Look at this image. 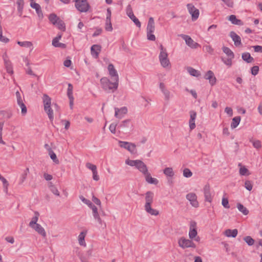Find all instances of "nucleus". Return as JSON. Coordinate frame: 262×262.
I'll list each match as a JSON object with an SVG mask.
<instances>
[{
  "label": "nucleus",
  "instance_id": "nucleus-1",
  "mask_svg": "<svg viewBox=\"0 0 262 262\" xmlns=\"http://www.w3.org/2000/svg\"><path fill=\"white\" fill-rule=\"evenodd\" d=\"M113 81L107 77H103L100 79L102 89L107 93L114 92L118 87L119 81L112 79Z\"/></svg>",
  "mask_w": 262,
  "mask_h": 262
},
{
  "label": "nucleus",
  "instance_id": "nucleus-2",
  "mask_svg": "<svg viewBox=\"0 0 262 262\" xmlns=\"http://www.w3.org/2000/svg\"><path fill=\"white\" fill-rule=\"evenodd\" d=\"M154 194L152 191H148L145 193V204L144 206L145 210L152 215H158L159 211L151 207L153 202Z\"/></svg>",
  "mask_w": 262,
  "mask_h": 262
},
{
  "label": "nucleus",
  "instance_id": "nucleus-3",
  "mask_svg": "<svg viewBox=\"0 0 262 262\" xmlns=\"http://www.w3.org/2000/svg\"><path fill=\"white\" fill-rule=\"evenodd\" d=\"M125 164L130 166H135L143 174H145V173L148 171L146 165L140 160H132L127 159L125 161Z\"/></svg>",
  "mask_w": 262,
  "mask_h": 262
},
{
  "label": "nucleus",
  "instance_id": "nucleus-4",
  "mask_svg": "<svg viewBox=\"0 0 262 262\" xmlns=\"http://www.w3.org/2000/svg\"><path fill=\"white\" fill-rule=\"evenodd\" d=\"M75 7L81 12L88 11L90 6L86 0H75Z\"/></svg>",
  "mask_w": 262,
  "mask_h": 262
},
{
  "label": "nucleus",
  "instance_id": "nucleus-5",
  "mask_svg": "<svg viewBox=\"0 0 262 262\" xmlns=\"http://www.w3.org/2000/svg\"><path fill=\"white\" fill-rule=\"evenodd\" d=\"M178 245L182 249L188 248H195L196 247L195 244L190 239H186L184 237H182L178 240Z\"/></svg>",
  "mask_w": 262,
  "mask_h": 262
},
{
  "label": "nucleus",
  "instance_id": "nucleus-6",
  "mask_svg": "<svg viewBox=\"0 0 262 262\" xmlns=\"http://www.w3.org/2000/svg\"><path fill=\"white\" fill-rule=\"evenodd\" d=\"M119 145L121 147L128 150L132 154H135L137 151L136 146L134 143L119 141Z\"/></svg>",
  "mask_w": 262,
  "mask_h": 262
},
{
  "label": "nucleus",
  "instance_id": "nucleus-7",
  "mask_svg": "<svg viewBox=\"0 0 262 262\" xmlns=\"http://www.w3.org/2000/svg\"><path fill=\"white\" fill-rule=\"evenodd\" d=\"M187 8L189 13L191 15L192 20H196L199 16V10L196 9L192 4H188Z\"/></svg>",
  "mask_w": 262,
  "mask_h": 262
},
{
  "label": "nucleus",
  "instance_id": "nucleus-8",
  "mask_svg": "<svg viewBox=\"0 0 262 262\" xmlns=\"http://www.w3.org/2000/svg\"><path fill=\"white\" fill-rule=\"evenodd\" d=\"M183 39L185 40L187 46L192 49H196L200 46V45L196 42H194L193 39L188 35H181Z\"/></svg>",
  "mask_w": 262,
  "mask_h": 262
},
{
  "label": "nucleus",
  "instance_id": "nucleus-9",
  "mask_svg": "<svg viewBox=\"0 0 262 262\" xmlns=\"http://www.w3.org/2000/svg\"><path fill=\"white\" fill-rule=\"evenodd\" d=\"M196 223L195 221H191L189 227V237L193 239L197 235Z\"/></svg>",
  "mask_w": 262,
  "mask_h": 262
},
{
  "label": "nucleus",
  "instance_id": "nucleus-10",
  "mask_svg": "<svg viewBox=\"0 0 262 262\" xmlns=\"http://www.w3.org/2000/svg\"><path fill=\"white\" fill-rule=\"evenodd\" d=\"M186 199L190 202V204L194 207L199 206V203L197 201V196L194 193H189L186 196Z\"/></svg>",
  "mask_w": 262,
  "mask_h": 262
},
{
  "label": "nucleus",
  "instance_id": "nucleus-11",
  "mask_svg": "<svg viewBox=\"0 0 262 262\" xmlns=\"http://www.w3.org/2000/svg\"><path fill=\"white\" fill-rule=\"evenodd\" d=\"M107 69L109 75H110L112 79L119 81V76L114 65L112 63H110L108 66Z\"/></svg>",
  "mask_w": 262,
  "mask_h": 262
},
{
  "label": "nucleus",
  "instance_id": "nucleus-12",
  "mask_svg": "<svg viewBox=\"0 0 262 262\" xmlns=\"http://www.w3.org/2000/svg\"><path fill=\"white\" fill-rule=\"evenodd\" d=\"M203 190L205 201L211 203L212 200L213 195L211 192L210 186L206 185Z\"/></svg>",
  "mask_w": 262,
  "mask_h": 262
},
{
  "label": "nucleus",
  "instance_id": "nucleus-13",
  "mask_svg": "<svg viewBox=\"0 0 262 262\" xmlns=\"http://www.w3.org/2000/svg\"><path fill=\"white\" fill-rule=\"evenodd\" d=\"M204 78L205 79L209 80V83L211 85H214L216 83V79L212 71H208L204 76Z\"/></svg>",
  "mask_w": 262,
  "mask_h": 262
},
{
  "label": "nucleus",
  "instance_id": "nucleus-14",
  "mask_svg": "<svg viewBox=\"0 0 262 262\" xmlns=\"http://www.w3.org/2000/svg\"><path fill=\"white\" fill-rule=\"evenodd\" d=\"M30 6L32 8L35 9L36 12L39 19L41 20L43 17V15L40 6L38 4L35 2H31L30 4Z\"/></svg>",
  "mask_w": 262,
  "mask_h": 262
},
{
  "label": "nucleus",
  "instance_id": "nucleus-15",
  "mask_svg": "<svg viewBox=\"0 0 262 262\" xmlns=\"http://www.w3.org/2000/svg\"><path fill=\"white\" fill-rule=\"evenodd\" d=\"M115 116L119 119L122 118L127 112V109L126 107H122L120 109L115 107Z\"/></svg>",
  "mask_w": 262,
  "mask_h": 262
},
{
  "label": "nucleus",
  "instance_id": "nucleus-16",
  "mask_svg": "<svg viewBox=\"0 0 262 262\" xmlns=\"http://www.w3.org/2000/svg\"><path fill=\"white\" fill-rule=\"evenodd\" d=\"M190 113V120L189 121V127L191 130L195 127V120L196 117V113L194 111H191Z\"/></svg>",
  "mask_w": 262,
  "mask_h": 262
},
{
  "label": "nucleus",
  "instance_id": "nucleus-17",
  "mask_svg": "<svg viewBox=\"0 0 262 262\" xmlns=\"http://www.w3.org/2000/svg\"><path fill=\"white\" fill-rule=\"evenodd\" d=\"M230 36L234 41L235 46L238 47L242 44L240 36L236 34L234 31L230 32Z\"/></svg>",
  "mask_w": 262,
  "mask_h": 262
},
{
  "label": "nucleus",
  "instance_id": "nucleus-18",
  "mask_svg": "<svg viewBox=\"0 0 262 262\" xmlns=\"http://www.w3.org/2000/svg\"><path fill=\"white\" fill-rule=\"evenodd\" d=\"M101 51V46L98 45H94L91 47V51L92 55L95 58L98 57L99 52Z\"/></svg>",
  "mask_w": 262,
  "mask_h": 262
},
{
  "label": "nucleus",
  "instance_id": "nucleus-19",
  "mask_svg": "<svg viewBox=\"0 0 262 262\" xmlns=\"http://www.w3.org/2000/svg\"><path fill=\"white\" fill-rule=\"evenodd\" d=\"M35 230L38 234H40L43 237L46 236V232L44 228L39 224L34 225V226L31 227Z\"/></svg>",
  "mask_w": 262,
  "mask_h": 262
},
{
  "label": "nucleus",
  "instance_id": "nucleus-20",
  "mask_svg": "<svg viewBox=\"0 0 262 262\" xmlns=\"http://www.w3.org/2000/svg\"><path fill=\"white\" fill-rule=\"evenodd\" d=\"M145 173V174H144V175L145 177V180L149 184L155 185H157L159 183V181L157 179L151 177L150 174L148 172V171Z\"/></svg>",
  "mask_w": 262,
  "mask_h": 262
},
{
  "label": "nucleus",
  "instance_id": "nucleus-21",
  "mask_svg": "<svg viewBox=\"0 0 262 262\" xmlns=\"http://www.w3.org/2000/svg\"><path fill=\"white\" fill-rule=\"evenodd\" d=\"M146 30L147 31H149L150 33H154L155 31V21L154 18L152 17H150L148 19Z\"/></svg>",
  "mask_w": 262,
  "mask_h": 262
},
{
  "label": "nucleus",
  "instance_id": "nucleus-22",
  "mask_svg": "<svg viewBox=\"0 0 262 262\" xmlns=\"http://www.w3.org/2000/svg\"><path fill=\"white\" fill-rule=\"evenodd\" d=\"M228 19L232 24L238 26H242L244 25L243 22L241 19H237L234 15H230Z\"/></svg>",
  "mask_w": 262,
  "mask_h": 262
},
{
  "label": "nucleus",
  "instance_id": "nucleus-23",
  "mask_svg": "<svg viewBox=\"0 0 262 262\" xmlns=\"http://www.w3.org/2000/svg\"><path fill=\"white\" fill-rule=\"evenodd\" d=\"M242 58L243 60L247 63H252L254 61V58L251 56L250 54L248 52L243 53L242 55Z\"/></svg>",
  "mask_w": 262,
  "mask_h": 262
},
{
  "label": "nucleus",
  "instance_id": "nucleus-24",
  "mask_svg": "<svg viewBox=\"0 0 262 262\" xmlns=\"http://www.w3.org/2000/svg\"><path fill=\"white\" fill-rule=\"evenodd\" d=\"M132 126L133 125L130 123V120L129 119H127L121 122V123L118 125V127L124 129L125 128H132Z\"/></svg>",
  "mask_w": 262,
  "mask_h": 262
},
{
  "label": "nucleus",
  "instance_id": "nucleus-25",
  "mask_svg": "<svg viewBox=\"0 0 262 262\" xmlns=\"http://www.w3.org/2000/svg\"><path fill=\"white\" fill-rule=\"evenodd\" d=\"M238 231L236 229L233 230L227 229L225 231V235L227 237H235L237 236Z\"/></svg>",
  "mask_w": 262,
  "mask_h": 262
},
{
  "label": "nucleus",
  "instance_id": "nucleus-26",
  "mask_svg": "<svg viewBox=\"0 0 262 262\" xmlns=\"http://www.w3.org/2000/svg\"><path fill=\"white\" fill-rule=\"evenodd\" d=\"M42 99L44 108L49 107L51 103V98L47 94H43Z\"/></svg>",
  "mask_w": 262,
  "mask_h": 262
},
{
  "label": "nucleus",
  "instance_id": "nucleus-27",
  "mask_svg": "<svg viewBox=\"0 0 262 262\" xmlns=\"http://www.w3.org/2000/svg\"><path fill=\"white\" fill-rule=\"evenodd\" d=\"M93 211V215L94 219L100 224H102V220L99 215L98 212V209L96 206H94L93 208L92 209Z\"/></svg>",
  "mask_w": 262,
  "mask_h": 262
},
{
  "label": "nucleus",
  "instance_id": "nucleus-28",
  "mask_svg": "<svg viewBox=\"0 0 262 262\" xmlns=\"http://www.w3.org/2000/svg\"><path fill=\"white\" fill-rule=\"evenodd\" d=\"M4 60L5 62V65L7 70V71L8 73L12 74L13 73V69L12 67L11 63V62L8 60L7 59L6 57L4 56L3 57Z\"/></svg>",
  "mask_w": 262,
  "mask_h": 262
},
{
  "label": "nucleus",
  "instance_id": "nucleus-29",
  "mask_svg": "<svg viewBox=\"0 0 262 262\" xmlns=\"http://www.w3.org/2000/svg\"><path fill=\"white\" fill-rule=\"evenodd\" d=\"M49 19L53 25H56L60 18L55 13H51L49 16Z\"/></svg>",
  "mask_w": 262,
  "mask_h": 262
},
{
  "label": "nucleus",
  "instance_id": "nucleus-30",
  "mask_svg": "<svg viewBox=\"0 0 262 262\" xmlns=\"http://www.w3.org/2000/svg\"><path fill=\"white\" fill-rule=\"evenodd\" d=\"M238 166L241 167L239 172L241 176H249L250 174L248 169L245 166H242L241 163H239Z\"/></svg>",
  "mask_w": 262,
  "mask_h": 262
},
{
  "label": "nucleus",
  "instance_id": "nucleus-31",
  "mask_svg": "<svg viewBox=\"0 0 262 262\" xmlns=\"http://www.w3.org/2000/svg\"><path fill=\"white\" fill-rule=\"evenodd\" d=\"M241 121V117L236 116L232 119V122L231 123V127L233 129L236 128L239 124Z\"/></svg>",
  "mask_w": 262,
  "mask_h": 262
},
{
  "label": "nucleus",
  "instance_id": "nucleus-32",
  "mask_svg": "<svg viewBox=\"0 0 262 262\" xmlns=\"http://www.w3.org/2000/svg\"><path fill=\"white\" fill-rule=\"evenodd\" d=\"M163 173L167 177L172 178L174 173L173 172V169L171 167H166L163 170Z\"/></svg>",
  "mask_w": 262,
  "mask_h": 262
},
{
  "label": "nucleus",
  "instance_id": "nucleus-33",
  "mask_svg": "<svg viewBox=\"0 0 262 262\" xmlns=\"http://www.w3.org/2000/svg\"><path fill=\"white\" fill-rule=\"evenodd\" d=\"M222 50L228 57H234V53L228 47L224 46L222 48Z\"/></svg>",
  "mask_w": 262,
  "mask_h": 262
},
{
  "label": "nucleus",
  "instance_id": "nucleus-34",
  "mask_svg": "<svg viewBox=\"0 0 262 262\" xmlns=\"http://www.w3.org/2000/svg\"><path fill=\"white\" fill-rule=\"evenodd\" d=\"M34 214L35 216L32 217L31 221L29 223V226L30 227H33V226H34V225L38 224L37 222L38 220L39 213L37 211H35Z\"/></svg>",
  "mask_w": 262,
  "mask_h": 262
},
{
  "label": "nucleus",
  "instance_id": "nucleus-35",
  "mask_svg": "<svg viewBox=\"0 0 262 262\" xmlns=\"http://www.w3.org/2000/svg\"><path fill=\"white\" fill-rule=\"evenodd\" d=\"M237 208L244 215H247L249 213V210L241 203H237Z\"/></svg>",
  "mask_w": 262,
  "mask_h": 262
},
{
  "label": "nucleus",
  "instance_id": "nucleus-36",
  "mask_svg": "<svg viewBox=\"0 0 262 262\" xmlns=\"http://www.w3.org/2000/svg\"><path fill=\"white\" fill-rule=\"evenodd\" d=\"M187 71L190 74V75L193 76L198 77L200 75V73L199 71L191 67H188Z\"/></svg>",
  "mask_w": 262,
  "mask_h": 262
},
{
  "label": "nucleus",
  "instance_id": "nucleus-37",
  "mask_svg": "<svg viewBox=\"0 0 262 262\" xmlns=\"http://www.w3.org/2000/svg\"><path fill=\"white\" fill-rule=\"evenodd\" d=\"M44 110L48 114L50 120L52 121L54 119V115L53 110L51 108V106H49V107L44 108Z\"/></svg>",
  "mask_w": 262,
  "mask_h": 262
},
{
  "label": "nucleus",
  "instance_id": "nucleus-38",
  "mask_svg": "<svg viewBox=\"0 0 262 262\" xmlns=\"http://www.w3.org/2000/svg\"><path fill=\"white\" fill-rule=\"evenodd\" d=\"M105 29L107 31H112L113 27L111 23V19H105Z\"/></svg>",
  "mask_w": 262,
  "mask_h": 262
},
{
  "label": "nucleus",
  "instance_id": "nucleus-39",
  "mask_svg": "<svg viewBox=\"0 0 262 262\" xmlns=\"http://www.w3.org/2000/svg\"><path fill=\"white\" fill-rule=\"evenodd\" d=\"M49 155L50 156V158L53 161L58 164L59 163V160H58L56 154L54 153V152L52 150L51 148L49 149Z\"/></svg>",
  "mask_w": 262,
  "mask_h": 262
},
{
  "label": "nucleus",
  "instance_id": "nucleus-40",
  "mask_svg": "<svg viewBox=\"0 0 262 262\" xmlns=\"http://www.w3.org/2000/svg\"><path fill=\"white\" fill-rule=\"evenodd\" d=\"M85 233L83 232H81L78 236L79 244L81 246H85V243L84 242Z\"/></svg>",
  "mask_w": 262,
  "mask_h": 262
},
{
  "label": "nucleus",
  "instance_id": "nucleus-41",
  "mask_svg": "<svg viewBox=\"0 0 262 262\" xmlns=\"http://www.w3.org/2000/svg\"><path fill=\"white\" fill-rule=\"evenodd\" d=\"M234 57H228V58H222V61L224 62L226 65L231 67L232 64V59Z\"/></svg>",
  "mask_w": 262,
  "mask_h": 262
},
{
  "label": "nucleus",
  "instance_id": "nucleus-42",
  "mask_svg": "<svg viewBox=\"0 0 262 262\" xmlns=\"http://www.w3.org/2000/svg\"><path fill=\"white\" fill-rule=\"evenodd\" d=\"M56 25L57 26V27H58V28L59 30H60L62 31H65V30H66L65 24L60 19L58 21V22L56 23Z\"/></svg>",
  "mask_w": 262,
  "mask_h": 262
},
{
  "label": "nucleus",
  "instance_id": "nucleus-43",
  "mask_svg": "<svg viewBox=\"0 0 262 262\" xmlns=\"http://www.w3.org/2000/svg\"><path fill=\"white\" fill-rule=\"evenodd\" d=\"M21 108V113L23 116H25L27 112V107L24 104V102H21L17 104Z\"/></svg>",
  "mask_w": 262,
  "mask_h": 262
},
{
  "label": "nucleus",
  "instance_id": "nucleus-44",
  "mask_svg": "<svg viewBox=\"0 0 262 262\" xmlns=\"http://www.w3.org/2000/svg\"><path fill=\"white\" fill-rule=\"evenodd\" d=\"M244 240L250 246H252L254 243V240L250 236H245Z\"/></svg>",
  "mask_w": 262,
  "mask_h": 262
},
{
  "label": "nucleus",
  "instance_id": "nucleus-45",
  "mask_svg": "<svg viewBox=\"0 0 262 262\" xmlns=\"http://www.w3.org/2000/svg\"><path fill=\"white\" fill-rule=\"evenodd\" d=\"M161 66L163 68H167L170 65V61L168 58L162 59L160 60Z\"/></svg>",
  "mask_w": 262,
  "mask_h": 262
},
{
  "label": "nucleus",
  "instance_id": "nucleus-46",
  "mask_svg": "<svg viewBox=\"0 0 262 262\" xmlns=\"http://www.w3.org/2000/svg\"><path fill=\"white\" fill-rule=\"evenodd\" d=\"M17 43L21 47H31L32 46V43L30 41H17Z\"/></svg>",
  "mask_w": 262,
  "mask_h": 262
},
{
  "label": "nucleus",
  "instance_id": "nucleus-47",
  "mask_svg": "<svg viewBox=\"0 0 262 262\" xmlns=\"http://www.w3.org/2000/svg\"><path fill=\"white\" fill-rule=\"evenodd\" d=\"M17 10L18 12H21L23 9L24 2V0H17Z\"/></svg>",
  "mask_w": 262,
  "mask_h": 262
},
{
  "label": "nucleus",
  "instance_id": "nucleus-48",
  "mask_svg": "<svg viewBox=\"0 0 262 262\" xmlns=\"http://www.w3.org/2000/svg\"><path fill=\"white\" fill-rule=\"evenodd\" d=\"M183 176L186 178H190L192 176V172L188 168H185L183 172Z\"/></svg>",
  "mask_w": 262,
  "mask_h": 262
},
{
  "label": "nucleus",
  "instance_id": "nucleus-49",
  "mask_svg": "<svg viewBox=\"0 0 262 262\" xmlns=\"http://www.w3.org/2000/svg\"><path fill=\"white\" fill-rule=\"evenodd\" d=\"M245 187L249 191H251L253 188L252 182L251 181L247 180L245 182Z\"/></svg>",
  "mask_w": 262,
  "mask_h": 262
},
{
  "label": "nucleus",
  "instance_id": "nucleus-50",
  "mask_svg": "<svg viewBox=\"0 0 262 262\" xmlns=\"http://www.w3.org/2000/svg\"><path fill=\"white\" fill-rule=\"evenodd\" d=\"M50 189L51 192L57 196H59L60 194L57 188L53 184H51L50 186Z\"/></svg>",
  "mask_w": 262,
  "mask_h": 262
},
{
  "label": "nucleus",
  "instance_id": "nucleus-51",
  "mask_svg": "<svg viewBox=\"0 0 262 262\" xmlns=\"http://www.w3.org/2000/svg\"><path fill=\"white\" fill-rule=\"evenodd\" d=\"M130 19L132 20V21L135 23V24L137 26V27L140 28L141 27V23L139 20V19L134 15L131 16L129 17Z\"/></svg>",
  "mask_w": 262,
  "mask_h": 262
},
{
  "label": "nucleus",
  "instance_id": "nucleus-52",
  "mask_svg": "<svg viewBox=\"0 0 262 262\" xmlns=\"http://www.w3.org/2000/svg\"><path fill=\"white\" fill-rule=\"evenodd\" d=\"M67 95L69 97H73V85L71 83L68 84V88L67 90Z\"/></svg>",
  "mask_w": 262,
  "mask_h": 262
},
{
  "label": "nucleus",
  "instance_id": "nucleus-53",
  "mask_svg": "<svg viewBox=\"0 0 262 262\" xmlns=\"http://www.w3.org/2000/svg\"><path fill=\"white\" fill-rule=\"evenodd\" d=\"M0 41L5 43H7L9 41V39L3 36L2 27L0 28Z\"/></svg>",
  "mask_w": 262,
  "mask_h": 262
},
{
  "label": "nucleus",
  "instance_id": "nucleus-54",
  "mask_svg": "<svg viewBox=\"0 0 262 262\" xmlns=\"http://www.w3.org/2000/svg\"><path fill=\"white\" fill-rule=\"evenodd\" d=\"M222 204L225 208H229L230 206L229 205V202L227 198H223L222 201Z\"/></svg>",
  "mask_w": 262,
  "mask_h": 262
},
{
  "label": "nucleus",
  "instance_id": "nucleus-55",
  "mask_svg": "<svg viewBox=\"0 0 262 262\" xmlns=\"http://www.w3.org/2000/svg\"><path fill=\"white\" fill-rule=\"evenodd\" d=\"M126 12L127 16L130 17L131 16H133L134 14L132 7L130 5H128L126 9Z\"/></svg>",
  "mask_w": 262,
  "mask_h": 262
},
{
  "label": "nucleus",
  "instance_id": "nucleus-56",
  "mask_svg": "<svg viewBox=\"0 0 262 262\" xmlns=\"http://www.w3.org/2000/svg\"><path fill=\"white\" fill-rule=\"evenodd\" d=\"M251 74L254 75V76H255L258 73V71H259V67L257 66H253L251 69Z\"/></svg>",
  "mask_w": 262,
  "mask_h": 262
},
{
  "label": "nucleus",
  "instance_id": "nucleus-57",
  "mask_svg": "<svg viewBox=\"0 0 262 262\" xmlns=\"http://www.w3.org/2000/svg\"><path fill=\"white\" fill-rule=\"evenodd\" d=\"M159 60L162 59H165L166 58H168V54L166 51H162L160 52L159 56Z\"/></svg>",
  "mask_w": 262,
  "mask_h": 262
},
{
  "label": "nucleus",
  "instance_id": "nucleus-58",
  "mask_svg": "<svg viewBox=\"0 0 262 262\" xmlns=\"http://www.w3.org/2000/svg\"><path fill=\"white\" fill-rule=\"evenodd\" d=\"M165 96V99L167 101L169 100L170 98V93L168 90H165L162 92Z\"/></svg>",
  "mask_w": 262,
  "mask_h": 262
},
{
  "label": "nucleus",
  "instance_id": "nucleus-59",
  "mask_svg": "<svg viewBox=\"0 0 262 262\" xmlns=\"http://www.w3.org/2000/svg\"><path fill=\"white\" fill-rule=\"evenodd\" d=\"M147 38L148 40L151 41H155L156 40V37L153 33H150L149 31H147Z\"/></svg>",
  "mask_w": 262,
  "mask_h": 262
},
{
  "label": "nucleus",
  "instance_id": "nucleus-60",
  "mask_svg": "<svg viewBox=\"0 0 262 262\" xmlns=\"http://www.w3.org/2000/svg\"><path fill=\"white\" fill-rule=\"evenodd\" d=\"M15 95H16V97L17 104L19 103H20L21 102H23L24 98H21L20 93L19 92V91H17L15 93Z\"/></svg>",
  "mask_w": 262,
  "mask_h": 262
},
{
  "label": "nucleus",
  "instance_id": "nucleus-61",
  "mask_svg": "<svg viewBox=\"0 0 262 262\" xmlns=\"http://www.w3.org/2000/svg\"><path fill=\"white\" fill-rule=\"evenodd\" d=\"M228 7L232 8L233 7V1L232 0H221Z\"/></svg>",
  "mask_w": 262,
  "mask_h": 262
},
{
  "label": "nucleus",
  "instance_id": "nucleus-62",
  "mask_svg": "<svg viewBox=\"0 0 262 262\" xmlns=\"http://www.w3.org/2000/svg\"><path fill=\"white\" fill-rule=\"evenodd\" d=\"M86 167L91 169L92 171H94L95 170H97V167L95 165H93L90 163H87L86 164Z\"/></svg>",
  "mask_w": 262,
  "mask_h": 262
},
{
  "label": "nucleus",
  "instance_id": "nucleus-63",
  "mask_svg": "<svg viewBox=\"0 0 262 262\" xmlns=\"http://www.w3.org/2000/svg\"><path fill=\"white\" fill-rule=\"evenodd\" d=\"M102 31V29L100 28H96V31L93 34V37H96L98 35H99Z\"/></svg>",
  "mask_w": 262,
  "mask_h": 262
},
{
  "label": "nucleus",
  "instance_id": "nucleus-64",
  "mask_svg": "<svg viewBox=\"0 0 262 262\" xmlns=\"http://www.w3.org/2000/svg\"><path fill=\"white\" fill-rule=\"evenodd\" d=\"M253 48H254V51L255 52L262 53V46L257 45L253 46Z\"/></svg>",
  "mask_w": 262,
  "mask_h": 262
}]
</instances>
